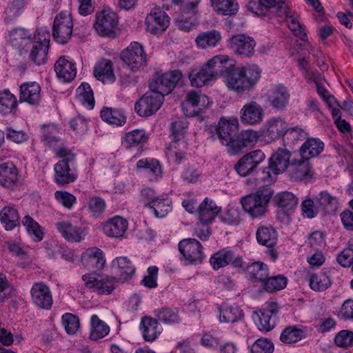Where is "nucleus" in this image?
Listing matches in <instances>:
<instances>
[{"label": "nucleus", "instance_id": "obj_1", "mask_svg": "<svg viewBox=\"0 0 353 353\" xmlns=\"http://www.w3.org/2000/svg\"><path fill=\"white\" fill-rule=\"evenodd\" d=\"M258 188L254 194H249L241 200V204L247 212L253 218H258L265 214L268 203L273 196L274 191L270 187L272 179L269 170H263L258 173V176L253 179Z\"/></svg>", "mask_w": 353, "mask_h": 353}, {"label": "nucleus", "instance_id": "obj_2", "mask_svg": "<svg viewBox=\"0 0 353 353\" xmlns=\"http://www.w3.org/2000/svg\"><path fill=\"white\" fill-rule=\"evenodd\" d=\"M261 70L256 65L248 68H232L224 76V82L229 90L237 94L250 91L259 81Z\"/></svg>", "mask_w": 353, "mask_h": 353}, {"label": "nucleus", "instance_id": "obj_3", "mask_svg": "<svg viewBox=\"0 0 353 353\" xmlns=\"http://www.w3.org/2000/svg\"><path fill=\"white\" fill-rule=\"evenodd\" d=\"M54 152L61 159L54 165V182L61 186L74 182L78 176L77 172L73 168L75 154L63 144L54 148Z\"/></svg>", "mask_w": 353, "mask_h": 353}, {"label": "nucleus", "instance_id": "obj_4", "mask_svg": "<svg viewBox=\"0 0 353 353\" xmlns=\"http://www.w3.org/2000/svg\"><path fill=\"white\" fill-rule=\"evenodd\" d=\"M73 21L71 14L68 11H62L54 17L52 27L54 39L60 44H65L72 37Z\"/></svg>", "mask_w": 353, "mask_h": 353}, {"label": "nucleus", "instance_id": "obj_5", "mask_svg": "<svg viewBox=\"0 0 353 353\" xmlns=\"http://www.w3.org/2000/svg\"><path fill=\"white\" fill-rule=\"evenodd\" d=\"M243 310L236 304L222 305L219 307L220 322L232 324L234 331L238 334L244 333L246 328Z\"/></svg>", "mask_w": 353, "mask_h": 353}, {"label": "nucleus", "instance_id": "obj_6", "mask_svg": "<svg viewBox=\"0 0 353 353\" xmlns=\"http://www.w3.org/2000/svg\"><path fill=\"white\" fill-rule=\"evenodd\" d=\"M239 129V120L236 117H232L230 119L221 118L215 127L216 134L220 143L227 147L228 152L232 148L233 141L236 136V134Z\"/></svg>", "mask_w": 353, "mask_h": 353}, {"label": "nucleus", "instance_id": "obj_7", "mask_svg": "<svg viewBox=\"0 0 353 353\" xmlns=\"http://www.w3.org/2000/svg\"><path fill=\"white\" fill-rule=\"evenodd\" d=\"M212 101L205 94L192 90L187 93L186 99L182 103V109L187 117L199 115L202 110L211 105Z\"/></svg>", "mask_w": 353, "mask_h": 353}, {"label": "nucleus", "instance_id": "obj_8", "mask_svg": "<svg viewBox=\"0 0 353 353\" xmlns=\"http://www.w3.org/2000/svg\"><path fill=\"white\" fill-rule=\"evenodd\" d=\"M121 59L132 72L137 71L147 61L142 45L132 42L121 54Z\"/></svg>", "mask_w": 353, "mask_h": 353}, {"label": "nucleus", "instance_id": "obj_9", "mask_svg": "<svg viewBox=\"0 0 353 353\" xmlns=\"http://www.w3.org/2000/svg\"><path fill=\"white\" fill-rule=\"evenodd\" d=\"M179 250L187 264L201 263L204 258L201 244L195 239H185L179 243Z\"/></svg>", "mask_w": 353, "mask_h": 353}, {"label": "nucleus", "instance_id": "obj_10", "mask_svg": "<svg viewBox=\"0 0 353 353\" xmlns=\"http://www.w3.org/2000/svg\"><path fill=\"white\" fill-rule=\"evenodd\" d=\"M182 77L180 70H174L154 78L150 83V90L164 97L170 94Z\"/></svg>", "mask_w": 353, "mask_h": 353}, {"label": "nucleus", "instance_id": "obj_11", "mask_svg": "<svg viewBox=\"0 0 353 353\" xmlns=\"http://www.w3.org/2000/svg\"><path fill=\"white\" fill-rule=\"evenodd\" d=\"M278 305L275 303L268 304L258 311L253 312L252 318L260 331L269 332L272 330L276 323Z\"/></svg>", "mask_w": 353, "mask_h": 353}, {"label": "nucleus", "instance_id": "obj_12", "mask_svg": "<svg viewBox=\"0 0 353 353\" xmlns=\"http://www.w3.org/2000/svg\"><path fill=\"white\" fill-rule=\"evenodd\" d=\"M163 99L162 94L150 90L135 103L134 110L141 117H149L161 108Z\"/></svg>", "mask_w": 353, "mask_h": 353}, {"label": "nucleus", "instance_id": "obj_13", "mask_svg": "<svg viewBox=\"0 0 353 353\" xmlns=\"http://www.w3.org/2000/svg\"><path fill=\"white\" fill-rule=\"evenodd\" d=\"M50 33L48 31L41 30L35 37L37 41L32 42V50L30 54V60L36 65H40L47 61L48 52L50 43Z\"/></svg>", "mask_w": 353, "mask_h": 353}, {"label": "nucleus", "instance_id": "obj_14", "mask_svg": "<svg viewBox=\"0 0 353 353\" xmlns=\"http://www.w3.org/2000/svg\"><path fill=\"white\" fill-rule=\"evenodd\" d=\"M85 286L99 294H109L115 288L114 279L105 275L88 274L82 276Z\"/></svg>", "mask_w": 353, "mask_h": 353}, {"label": "nucleus", "instance_id": "obj_15", "mask_svg": "<svg viewBox=\"0 0 353 353\" xmlns=\"http://www.w3.org/2000/svg\"><path fill=\"white\" fill-rule=\"evenodd\" d=\"M117 25L118 18L113 11L103 10L96 14L94 28L102 37H111L114 34Z\"/></svg>", "mask_w": 353, "mask_h": 353}, {"label": "nucleus", "instance_id": "obj_16", "mask_svg": "<svg viewBox=\"0 0 353 353\" xmlns=\"http://www.w3.org/2000/svg\"><path fill=\"white\" fill-rule=\"evenodd\" d=\"M210 263L214 270H219L228 265L233 268H242L243 260L230 248H226L214 253L210 259Z\"/></svg>", "mask_w": 353, "mask_h": 353}, {"label": "nucleus", "instance_id": "obj_17", "mask_svg": "<svg viewBox=\"0 0 353 353\" xmlns=\"http://www.w3.org/2000/svg\"><path fill=\"white\" fill-rule=\"evenodd\" d=\"M228 47L235 54L244 57H250L254 52L255 41L244 34L231 37L227 41Z\"/></svg>", "mask_w": 353, "mask_h": 353}, {"label": "nucleus", "instance_id": "obj_18", "mask_svg": "<svg viewBox=\"0 0 353 353\" xmlns=\"http://www.w3.org/2000/svg\"><path fill=\"white\" fill-rule=\"evenodd\" d=\"M265 158L264 152L261 150L251 151L243 155L235 165L237 173L245 176L254 171Z\"/></svg>", "mask_w": 353, "mask_h": 353}, {"label": "nucleus", "instance_id": "obj_19", "mask_svg": "<svg viewBox=\"0 0 353 353\" xmlns=\"http://www.w3.org/2000/svg\"><path fill=\"white\" fill-rule=\"evenodd\" d=\"M288 123L281 117L268 119L263 125L262 135L269 142L274 141L280 138L284 139L288 130Z\"/></svg>", "mask_w": 353, "mask_h": 353}, {"label": "nucleus", "instance_id": "obj_20", "mask_svg": "<svg viewBox=\"0 0 353 353\" xmlns=\"http://www.w3.org/2000/svg\"><path fill=\"white\" fill-rule=\"evenodd\" d=\"M169 23L168 15L159 8L152 9L145 18L147 31L154 34L165 31Z\"/></svg>", "mask_w": 353, "mask_h": 353}, {"label": "nucleus", "instance_id": "obj_21", "mask_svg": "<svg viewBox=\"0 0 353 353\" xmlns=\"http://www.w3.org/2000/svg\"><path fill=\"white\" fill-rule=\"evenodd\" d=\"M264 110L261 105L254 101L246 103L240 110V119L242 123L256 125L264 118Z\"/></svg>", "mask_w": 353, "mask_h": 353}, {"label": "nucleus", "instance_id": "obj_22", "mask_svg": "<svg viewBox=\"0 0 353 353\" xmlns=\"http://www.w3.org/2000/svg\"><path fill=\"white\" fill-rule=\"evenodd\" d=\"M55 227L63 237L69 242L79 243L85 239L86 235L85 228L73 224L68 220L56 223Z\"/></svg>", "mask_w": 353, "mask_h": 353}, {"label": "nucleus", "instance_id": "obj_23", "mask_svg": "<svg viewBox=\"0 0 353 353\" xmlns=\"http://www.w3.org/2000/svg\"><path fill=\"white\" fill-rule=\"evenodd\" d=\"M30 294L33 303L37 307L46 310L51 308L53 303L52 295L47 285L42 282L34 283Z\"/></svg>", "mask_w": 353, "mask_h": 353}, {"label": "nucleus", "instance_id": "obj_24", "mask_svg": "<svg viewBox=\"0 0 353 353\" xmlns=\"http://www.w3.org/2000/svg\"><path fill=\"white\" fill-rule=\"evenodd\" d=\"M292 152L286 148H279L269 159L268 168L274 174H279L290 168Z\"/></svg>", "mask_w": 353, "mask_h": 353}, {"label": "nucleus", "instance_id": "obj_25", "mask_svg": "<svg viewBox=\"0 0 353 353\" xmlns=\"http://www.w3.org/2000/svg\"><path fill=\"white\" fill-rule=\"evenodd\" d=\"M81 259L82 265L90 270H100L105 264L103 252L97 247L86 249L82 253Z\"/></svg>", "mask_w": 353, "mask_h": 353}, {"label": "nucleus", "instance_id": "obj_26", "mask_svg": "<svg viewBox=\"0 0 353 353\" xmlns=\"http://www.w3.org/2000/svg\"><path fill=\"white\" fill-rule=\"evenodd\" d=\"M290 97L288 89L282 85H274L267 92L268 101L279 111H283L286 109Z\"/></svg>", "mask_w": 353, "mask_h": 353}, {"label": "nucleus", "instance_id": "obj_27", "mask_svg": "<svg viewBox=\"0 0 353 353\" xmlns=\"http://www.w3.org/2000/svg\"><path fill=\"white\" fill-rule=\"evenodd\" d=\"M205 65L214 79H216L221 76L224 77L225 74L234 66V61L230 59L227 55L219 54L214 56L208 60Z\"/></svg>", "mask_w": 353, "mask_h": 353}, {"label": "nucleus", "instance_id": "obj_28", "mask_svg": "<svg viewBox=\"0 0 353 353\" xmlns=\"http://www.w3.org/2000/svg\"><path fill=\"white\" fill-rule=\"evenodd\" d=\"M103 232L108 236L119 238L123 236L126 232L128 223L121 216H114L101 225Z\"/></svg>", "mask_w": 353, "mask_h": 353}, {"label": "nucleus", "instance_id": "obj_29", "mask_svg": "<svg viewBox=\"0 0 353 353\" xmlns=\"http://www.w3.org/2000/svg\"><path fill=\"white\" fill-rule=\"evenodd\" d=\"M19 181V173L16 166L12 162L0 164V185L14 189Z\"/></svg>", "mask_w": 353, "mask_h": 353}, {"label": "nucleus", "instance_id": "obj_30", "mask_svg": "<svg viewBox=\"0 0 353 353\" xmlns=\"http://www.w3.org/2000/svg\"><path fill=\"white\" fill-rule=\"evenodd\" d=\"M258 139L259 135L256 131L253 130H243L235 137L232 148L229 149V153L232 155L236 154L243 148L253 145Z\"/></svg>", "mask_w": 353, "mask_h": 353}, {"label": "nucleus", "instance_id": "obj_31", "mask_svg": "<svg viewBox=\"0 0 353 353\" xmlns=\"http://www.w3.org/2000/svg\"><path fill=\"white\" fill-rule=\"evenodd\" d=\"M41 100V87L37 82L23 83L20 86L19 101L37 105Z\"/></svg>", "mask_w": 353, "mask_h": 353}, {"label": "nucleus", "instance_id": "obj_32", "mask_svg": "<svg viewBox=\"0 0 353 353\" xmlns=\"http://www.w3.org/2000/svg\"><path fill=\"white\" fill-rule=\"evenodd\" d=\"M199 219L202 225L212 223L218 215L220 209L210 199L205 198L197 207Z\"/></svg>", "mask_w": 353, "mask_h": 353}, {"label": "nucleus", "instance_id": "obj_33", "mask_svg": "<svg viewBox=\"0 0 353 353\" xmlns=\"http://www.w3.org/2000/svg\"><path fill=\"white\" fill-rule=\"evenodd\" d=\"M289 172L292 179L300 181L310 178L313 175V170L309 160L301 157L299 160H292Z\"/></svg>", "mask_w": 353, "mask_h": 353}, {"label": "nucleus", "instance_id": "obj_34", "mask_svg": "<svg viewBox=\"0 0 353 353\" xmlns=\"http://www.w3.org/2000/svg\"><path fill=\"white\" fill-rule=\"evenodd\" d=\"M54 71L57 77L63 82H70L77 74L75 63L60 57L54 64Z\"/></svg>", "mask_w": 353, "mask_h": 353}, {"label": "nucleus", "instance_id": "obj_35", "mask_svg": "<svg viewBox=\"0 0 353 353\" xmlns=\"http://www.w3.org/2000/svg\"><path fill=\"white\" fill-rule=\"evenodd\" d=\"M139 329L141 331L143 339L149 342L154 341L162 331L157 320L148 316L141 319Z\"/></svg>", "mask_w": 353, "mask_h": 353}, {"label": "nucleus", "instance_id": "obj_36", "mask_svg": "<svg viewBox=\"0 0 353 353\" xmlns=\"http://www.w3.org/2000/svg\"><path fill=\"white\" fill-rule=\"evenodd\" d=\"M94 75L103 83H112L115 79L112 62L106 59L99 61L94 68Z\"/></svg>", "mask_w": 353, "mask_h": 353}, {"label": "nucleus", "instance_id": "obj_37", "mask_svg": "<svg viewBox=\"0 0 353 353\" xmlns=\"http://www.w3.org/2000/svg\"><path fill=\"white\" fill-rule=\"evenodd\" d=\"M325 144L319 138L307 137L301 148L299 153L302 158L310 160L318 157L324 150Z\"/></svg>", "mask_w": 353, "mask_h": 353}, {"label": "nucleus", "instance_id": "obj_38", "mask_svg": "<svg viewBox=\"0 0 353 353\" xmlns=\"http://www.w3.org/2000/svg\"><path fill=\"white\" fill-rule=\"evenodd\" d=\"M9 42L12 47L22 53L26 47L32 43L31 34L25 28H14L10 32Z\"/></svg>", "mask_w": 353, "mask_h": 353}, {"label": "nucleus", "instance_id": "obj_39", "mask_svg": "<svg viewBox=\"0 0 353 353\" xmlns=\"http://www.w3.org/2000/svg\"><path fill=\"white\" fill-rule=\"evenodd\" d=\"M137 168L143 170L150 181H157L162 176L159 162L154 159H142L138 161Z\"/></svg>", "mask_w": 353, "mask_h": 353}, {"label": "nucleus", "instance_id": "obj_40", "mask_svg": "<svg viewBox=\"0 0 353 353\" xmlns=\"http://www.w3.org/2000/svg\"><path fill=\"white\" fill-rule=\"evenodd\" d=\"M186 150V143L180 139H175L167 148L165 153L170 161L179 164L185 159Z\"/></svg>", "mask_w": 353, "mask_h": 353}, {"label": "nucleus", "instance_id": "obj_41", "mask_svg": "<svg viewBox=\"0 0 353 353\" xmlns=\"http://www.w3.org/2000/svg\"><path fill=\"white\" fill-rule=\"evenodd\" d=\"M191 85L194 87L201 88L215 79L206 65L196 68L189 74Z\"/></svg>", "mask_w": 353, "mask_h": 353}, {"label": "nucleus", "instance_id": "obj_42", "mask_svg": "<svg viewBox=\"0 0 353 353\" xmlns=\"http://www.w3.org/2000/svg\"><path fill=\"white\" fill-rule=\"evenodd\" d=\"M245 272L250 279L261 283L265 281L269 274L268 265L260 261L248 265Z\"/></svg>", "mask_w": 353, "mask_h": 353}, {"label": "nucleus", "instance_id": "obj_43", "mask_svg": "<svg viewBox=\"0 0 353 353\" xmlns=\"http://www.w3.org/2000/svg\"><path fill=\"white\" fill-rule=\"evenodd\" d=\"M221 40V35L217 30H213L200 33L195 42L199 48L207 49L216 47Z\"/></svg>", "mask_w": 353, "mask_h": 353}, {"label": "nucleus", "instance_id": "obj_44", "mask_svg": "<svg viewBox=\"0 0 353 353\" xmlns=\"http://www.w3.org/2000/svg\"><path fill=\"white\" fill-rule=\"evenodd\" d=\"M0 221L6 230H12L19 225V213L13 206H5L0 211Z\"/></svg>", "mask_w": 353, "mask_h": 353}, {"label": "nucleus", "instance_id": "obj_45", "mask_svg": "<svg viewBox=\"0 0 353 353\" xmlns=\"http://www.w3.org/2000/svg\"><path fill=\"white\" fill-rule=\"evenodd\" d=\"M101 117L103 121L116 126H122L126 122V117L121 109L103 108L101 110Z\"/></svg>", "mask_w": 353, "mask_h": 353}, {"label": "nucleus", "instance_id": "obj_46", "mask_svg": "<svg viewBox=\"0 0 353 353\" xmlns=\"http://www.w3.org/2000/svg\"><path fill=\"white\" fill-rule=\"evenodd\" d=\"M110 332V327L106 323L99 319L97 315L93 314L90 318V339L97 341L104 338Z\"/></svg>", "mask_w": 353, "mask_h": 353}, {"label": "nucleus", "instance_id": "obj_47", "mask_svg": "<svg viewBox=\"0 0 353 353\" xmlns=\"http://www.w3.org/2000/svg\"><path fill=\"white\" fill-rule=\"evenodd\" d=\"M283 2V0H258L257 2L250 1L248 2L247 8L248 10L257 16H265L270 8Z\"/></svg>", "mask_w": 353, "mask_h": 353}, {"label": "nucleus", "instance_id": "obj_48", "mask_svg": "<svg viewBox=\"0 0 353 353\" xmlns=\"http://www.w3.org/2000/svg\"><path fill=\"white\" fill-rule=\"evenodd\" d=\"M112 265L120 274L121 280L130 279L135 272V268L126 256L117 257L112 261Z\"/></svg>", "mask_w": 353, "mask_h": 353}, {"label": "nucleus", "instance_id": "obj_49", "mask_svg": "<svg viewBox=\"0 0 353 353\" xmlns=\"http://www.w3.org/2000/svg\"><path fill=\"white\" fill-rule=\"evenodd\" d=\"M150 208L152 209L156 217H165L172 209V202L166 194L159 195Z\"/></svg>", "mask_w": 353, "mask_h": 353}, {"label": "nucleus", "instance_id": "obj_50", "mask_svg": "<svg viewBox=\"0 0 353 353\" xmlns=\"http://www.w3.org/2000/svg\"><path fill=\"white\" fill-rule=\"evenodd\" d=\"M256 236L258 243L266 247L271 248L276 243L277 234L272 227L259 228Z\"/></svg>", "mask_w": 353, "mask_h": 353}, {"label": "nucleus", "instance_id": "obj_51", "mask_svg": "<svg viewBox=\"0 0 353 353\" xmlns=\"http://www.w3.org/2000/svg\"><path fill=\"white\" fill-rule=\"evenodd\" d=\"M274 202L278 208L294 210L297 206L298 198L290 192H281L275 195Z\"/></svg>", "mask_w": 353, "mask_h": 353}, {"label": "nucleus", "instance_id": "obj_52", "mask_svg": "<svg viewBox=\"0 0 353 353\" xmlns=\"http://www.w3.org/2000/svg\"><path fill=\"white\" fill-rule=\"evenodd\" d=\"M307 281L311 289L315 291H323L331 285L330 279L324 272L312 274Z\"/></svg>", "mask_w": 353, "mask_h": 353}, {"label": "nucleus", "instance_id": "obj_53", "mask_svg": "<svg viewBox=\"0 0 353 353\" xmlns=\"http://www.w3.org/2000/svg\"><path fill=\"white\" fill-rule=\"evenodd\" d=\"M79 101L87 108L91 110L94 106V94L89 83L83 82L77 89Z\"/></svg>", "mask_w": 353, "mask_h": 353}, {"label": "nucleus", "instance_id": "obj_54", "mask_svg": "<svg viewBox=\"0 0 353 353\" xmlns=\"http://www.w3.org/2000/svg\"><path fill=\"white\" fill-rule=\"evenodd\" d=\"M17 107V101L14 94L9 90L0 92V112L8 114L15 110Z\"/></svg>", "mask_w": 353, "mask_h": 353}, {"label": "nucleus", "instance_id": "obj_55", "mask_svg": "<svg viewBox=\"0 0 353 353\" xmlns=\"http://www.w3.org/2000/svg\"><path fill=\"white\" fill-rule=\"evenodd\" d=\"M154 316L161 322L165 324L179 323V316L176 309L162 307L154 311Z\"/></svg>", "mask_w": 353, "mask_h": 353}, {"label": "nucleus", "instance_id": "obj_56", "mask_svg": "<svg viewBox=\"0 0 353 353\" xmlns=\"http://www.w3.org/2000/svg\"><path fill=\"white\" fill-rule=\"evenodd\" d=\"M212 6L222 15L234 14L238 10L236 0H211Z\"/></svg>", "mask_w": 353, "mask_h": 353}, {"label": "nucleus", "instance_id": "obj_57", "mask_svg": "<svg viewBox=\"0 0 353 353\" xmlns=\"http://www.w3.org/2000/svg\"><path fill=\"white\" fill-rule=\"evenodd\" d=\"M41 133L42 141L50 147H54V149L55 144L60 141L57 126L53 124L45 125Z\"/></svg>", "mask_w": 353, "mask_h": 353}, {"label": "nucleus", "instance_id": "obj_58", "mask_svg": "<svg viewBox=\"0 0 353 353\" xmlns=\"http://www.w3.org/2000/svg\"><path fill=\"white\" fill-rule=\"evenodd\" d=\"M287 281V278L282 274L271 277L268 276L265 281L263 282V288L268 292L279 291L286 287Z\"/></svg>", "mask_w": 353, "mask_h": 353}, {"label": "nucleus", "instance_id": "obj_59", "mask_svg": "<svg viewBox=\"0 0 353 353\" xmlns=\"http://www.w3.org/2000/svg\"><path fill=\"white\" fill-rule=\"evenodd\" d=\"M307 132L301 126L289 127L285 131L283 142L287 144H294L299 141L306 139Z\"/></svg>", "mask_w": 353, "mask_h": 353}, {"label": "nucleus", "instance_id": "obj_60", "mask_svg": "<svg viewBox=\"0 0 353 353\" xmlns=\"http://www.w3.org/2000/svg\"><path fill=\"white\" fill-rule=\"evenodd\" d=\"M148 139L143 130H134L127 133L123 138V144L126 148L137 146L145 143Z\"/></svg>", "mask_w": 353, "mask_h": 353}, {"label": "nucleus", "instance_id": "obj_61", "mask_svg": "<svg viewBox=\"0 0 353 353\" xmlns=\"http://www.w3.org/2000/svg\"><path fill=\"white\" fill-rule=\"evenodd\" d=\"M304 336L303 331L296 326L287 327L281 334L280 339L286 344L301 341Z\"/></svg>", "mask_w": 353, "mask_h": 353}, {"label": "nucleus", "instance_id": "obj_62", "mask_svg": "<svg viewBox=\"0 0 353 353\" xmlns=\"http://www.w3.org/2000/svg\"><path fill=\"white\" fill-rule=\"evenodd\" d=\"M87 204L89 212L96 218L101 216L106 208L104 199L97 196L89 197Z\"/></svg>", "mask_w": 353, "mask_h": 353}, {"label": "nucleus", "instance_id": "obj_63", "mask_svg": "<svg viewBox=\"0 0 353 353\" xmlns=\"http://www.w3.org/2000/svg\"><path fill=\"white\" fill-rule=\"evenodd\" d=\"M299 16L294 12L289 16V18L286 20L288 26L296 37H299L302 41H305L307 34L304 27L299 21Z\"/></svg>", "mask_w": 353, "mask_h": 353}, {"label": "nucleus", "instance_id": "obj_64", "mask_svg": "<svg viewBox=\"0 0 353 353\" xmlns=\"http://www.w3.org/2000/svg\"><path fill=\"white\" fill-rule=\"evenodd\" d=\"M23 225L26 227L28 234L34 241H39L43 239V232L38 223H37L31 216L26 215L22 220Z\"/></svg>", "mask_w": 353, "mask_h": 353}]
</instances>
